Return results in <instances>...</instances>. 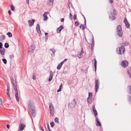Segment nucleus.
Wrapping results in <instances>:
<instances>
[{"instance_id":"obj_57","label":"nucleus","mask_w":131,"mask_h":131,"mask_svg":"<svg viewBox=\"0 0 131 131\" xmlns=\"http://www.w3.org/2000/svg\"><path fill=\"white\" fill-rule=\"evenodd\" d=\"M5 50V49L3 48H0V51H3Z\"/></svg>"},{"instance_id":"obj_61","label":"nucleus","mask_w":131,"mask_h":131,"mask_svg":"<svg viewBox=\"0 0 131 131\" xmlns=\"http://www.w3.org/2000/svg\"><path fill=\"white\" fill-rule=\"evenodd\" d=\"M10 126L9 125H7V127L9 129L10 128Z\"/></svg>"},{"instance_id":"obj_64","label":"nucleus","mask_w":131,"mask_h":131,"mask_svg":"<svg viewBox=\"0 0 131 131\" xmlns=\"http://www.w3.org/2000/svg\"><path fill=\"white\" fill-rule=\"evenodd\" d=\"M87 71H88V69H86L85 70V71L86 72H85V73H87Z\"/></svg>"},{"instance_id":"obj_29","label":"nucleus","mask_w":131,"mask_h":131,"mask_svg":"<svg viewBox=\"0 0 131 131\" xmlns=\"http://www.w3.org/2000/svg\"><path fill=\"white\" fill-rule=\"evenodd\" d=\"M36 47L35 45H32L30 46V47H29V49H32L34 50L35 49Z\"/></svg>"},{"instance_id":"obj_42","label":"nucleus","mask_w":131,"mask_h":131,"mask_svg":"<svg viewBox=\"0 0 131 131\" xmlns=\"http://www.w3.org/2000/svg\"><path fill=\"white\" fill-rule=\"evenodd\" d=\"M11 9L12 11H14V7L12 5H11L10 6Z\"/></svg>"},{"instance_id":"obj_5","label":"nucleus","mask_w":131,"mask_h":131,"mask_svg":"<svg viewBox=\"0 0 131 131\" xmlns=\"http://www.w3.org/2000/svg\"><path fill=\"white\" fill-rule=\"evenodd\" d=\"M95 88L96 92L98 91L99 87V81L98 80H96L95 81Z\"/></svg>"},{"instance_id":"obj_54","label":"nucleus","mask_w":131,"mask_h":131,"mask_svg":"<svg viewBox=\"0 0 131 131\" xmlns=\"http://www.w3.org/2000/svg\"><path fill=\"white\" fill-rule=\"evenodd\" d=\"M68 59H66L64 60L62 62H61L62 63V64H63V63H64V62L66 61V60H67Z\"/></svg>"},{"instance_id":"obj_17","label":"nucleus","mask_w":131,"mask_h":131,"mask_svg":"<svg viewBox=\"0 0 131 131\" xmlns=\"http://www.w3.org/2000/svg\"><path fill=\"white\" fill-rule=\"evenodd\" d=\"M20 129V130H22L24 129V128L26 127L25 124H20L19 125Z\"/></svg>"},{"instance_id":"obj_46","label":"nucleus","mask_w":131,"mask_h":131,"mask_svg":"<svg viewBox=\"0 0 131 131\" xmlns=\"http://www.w3.org/2000/svg\"><path fill=\"white\" fill-rule=\"evenodd\" d=\"M128 88L130 90V92L129 94L131 95V86L129 85L128 86Z\"/></svg>"},{"instance_id":"obj_8","label":"nucleus","mask_w":131,"mask_h":131,"mask_svg":"<svg viewBox=\"0 0 131 131\" xmlns=\"http://www.w3.org/2000/svg\"><path fill=\"white\" fill-rule=\"evenodd\" d=\"M36 29L38 33L39 34V35L40 36H41V34L40 29V26L39 24H37V25Z\"/></svg>"},{"instance_id":"obj_16","label":"nucleus","mask_w":131,"mask_h":131,"mask_svg":"<svg viewBox=\"0 0 131 131\" xmlns=\"http://www.w3.org/2000/svg\"><path fill=\"white\" fill-rule=\"evenodd\" d=\"M92 43H91V48L92 51L93 50V48H94V38L93 36H92Z\"/></svg>"},{"instance_id":"obj_43","label":"nucleus","mask_w":131,"mask_h":131,"mask_svg":"<svg viewBox=\"0 0 131 131\" xmlns=\"http://www.w3.org/2000/svg\"><path fill=\"white\" fill-rule=\"evenodd\" d=\"M79 24V23L78 22L76 21L74 23V25L75 26H78Z\"/></svg>"},{"instance_id":"obj_32","label":"nucleus","mask_w":131,"mask_h":131,"mask_svg":"<svg viewBox=\"0 0 131 131\" xmlns=\"http://www.w3.org/2000/svg\"><path fill=\"white\" fill-rule=\"evenodd\" d=\"M80 28L83 30H84L85 28L83 24H81V25L80 26Z\"/></svg>"},{"instance_id":"obj_31","label":"nucleus","mask_w":131,"mask_h":131,"mask_svg":"<svg viewBox=\"0 0 131 131\" xmlns=\"http://www.w3.org/2000/svg\"><path fill=\"white\" fill-rule=\"evenodd\" d=\"M54 0H49L48 4L49 5H52L53 3Z\"/></svg>"},{"instance_id":"obj_20","label":"nucleus","mask_w":131,"mask_h":131,"mask_svg":"<svg viewBox=\"0 0 131 131\" xmlns=\"http://www.w3.org/2000/svg\"><path fill=\"white\" fill-rule=\"evenodd\" d=\"M50 50L52 51V53L51 54V56L52 57H54L55 55V53L56 51L53 48H51L49 49Z\"/></svg>"},{"instance_id":"obj_18","label":"nucleus","mask_w":131,"mask_h":131,"mask_svg":"<svg viewBox=\"0 0 131 131\" xmlns=\"http://www.w3.org/2000/svg\"><path fill=\"white\" fill-rule=\"evenodd\" d=\"M96 119V125L98 126H101V124L99 120V119L97 118V117L95 118Z\"/></svg>"},{"instance_id":"obj_36","label":"nucleus","mask_w":131,"mask_h":131,"mask_svg":"<svg viewBox=\"0 0 131 131\" xmlns=\"http://www.w3.org/2000/svg\"><path fill=\"white\" fill-rule=\"evenodd\" d=\"M34 50L33 49H29V50L28 51L29 52H30L31 53H32L34 52Z\"/></svg>"},{"instance_id":"obj_23","label":"nucleus","mask_w":131,"mask_h":131,"mask_svg":"<svg viewBox=\"0 0 131 131\" xmlns=\"http://www.w3.org/2000/svg\"><path fill=\"white\" fill-rule=\"evenodd\" d=\"M92 62H94V66L95 67V71L96 72V64H97V61L95 59H94L92 61Z\"/></svg>"},{"instance_id":"obj_41","label":"nucleus","mask_w":131,"mask_h":131,"mask_svg":"<svg viewBox=\"0 0 131 131\" xmlns=\"http://www.w3.org/2000/svg\"><path fill=\"white\" fill-rule=\"evenodd\" d=\"M78 57L79 58H81L82 57V54L81 53H79L78 54Z\"/></svg>"},{"instance_id":"obj_51","label":"nucleus","mask_w":131,"mask_h":131,"mask_svg":"<svg viewBox=\"0 0 131 131\" xmlns=\"http://www.w3.org/2000/svg\"><path fill=\"white\" fill-rule=\"evenodd\" d=\"M11 80V83H14V79L13 78H10Z\"/></svg>"},{"instance_id":"obj_26","label":"nucleus","mask_w":131,"mask_h":131,"mask_svg":"<svg viewBox=\"0 0 131 131\" xmlns=\"http://www.w3.org/2000/svg\"><path fill=\"white\" fill-rule=\"evenodd\" d=\"M12 84L13 85V86H14V89L15 90V92H18V91H17V87H16V86H17L16 84H15L14 83H13H13H12Z\"/></svg>"},{"instance_id":"obj_44","label":"nucleus","mask_w":131,"mask_h":131,"mask_svg":"<svg viewBox=\"0 0 131 131\" xmlns=\"http://www.w3.org/2000/svg\"><path fill=\"white\" fill-rule=\"evenodd\" d=\"M9 57L11 59L14 57V56L13 54H11L9 55Z\"/></svg>"},{"instance_id":"obj_35","label":"nucleus","mask_w":131,"mask_h":131,"mask_svg":"<svg viewBox=\"0 0 131 131\" xmlns=\"http://www.w3.org/2000/svg\"><path fill=\"white\" fill-rule=\"evenodd\" d=\"M7 35L9 37H12V34L10 32H8L7 33Z\"/></svg>"},{"instance_id":"obj_27","label":"nucleus","mask_w":131,"mask_h":131,"mask_svg":"<svg viewBox=\"0 0 131 131\" xmlns=\"http://www.w3.org/2000/svg\"><path fill=\"white\" fill-rule=\"evenodd\" d=\"M92 99H91L89 97H88L87 99V101L88 103H89L90 104H91L92 103Z\"/></svg>"},{"instance_id":"obj_33","label":"nucleus","mask_w":131,"mask_h":131,"mask_svg":"<svg viewBox=\"0 0 131 131\" xmlns=\"http://www.w3.org/2000/svg\"><path fill=\"white\" fill-rule=\"evenodd\" d=\"M92 93L89 92V96L88 97L91 99H92Z\"/></svg>"},{"instance_id":"obj_1","label":"nucleus","mask_w":131,"mask_h":131,"mask_svg":"<svg viewBox=\"0 0 131 131\" xmlns=\"http://www.w3.org/2000/svg\"><path fill=\"white\" fill-rule=\"evenodd\" d=\"M116 32L117 36L120 37H121L123 35L122 30V26L121 25H118L116 28Z\"/></svg>"},{"instance_id":"obj_62","label":"nucleus","mask_w":131,"mask_h":131,"mask_svg":"<svg viewBox=\"0 0 131 131\" xmlns=\"http://www.w3.org/2000/svg\"><path fill=\"white\" fill-rule=\"evenodd\" d=\"M129 100L130 101V102H131V97H130L129 96Z\"/></svg>"},{"instance_id":"obj_45","label":"nucleus","mask_w":131,"mask_h":131,"mask_svg":"<svg viewBox=\"0 0 131 131\" xmlns=\"http://www.w3.org/2000/svg\"><path fill=\"white\" fill-rule=\"evenodd\" d=\"M39 129L40 130H42V131H44L43 127L42 126H40V127H39Z\"/></svg>"},{"instance_id":"obj_30","label":"nucleus","mask_w":131,"mask_h":131,"mask_svg":"<svg viewBox=\"0 0 131 131\" xmlns=\"http://www.w3.org/2000/svg\"><path fill=\"white\" fill-rule=\"evenodd\" d=\"M5 38V36L2 35L0 37V40L3 41L4 40Z\"/></svg>"},{"instance_id":"obj_37","label":"nucleus","mask_w":131,"mask_h":131,"mask_svg":"<svg viewBox=\"0 0 131 131\" xmlns=\"http://www.w3.org/2000/svg\"><path fill=\"white\" fill-rule=\"evenodd\" d=\"M54 121L55 122L58 123L59 122V119L57 117H56L54 119Z\"/></svg>"},{"instance_id":"obj_34","label":"nucleus","mask_w":131,"mask_h":131,"mask_svg":"<svg viewBox=\"0 0 131 131\" xmlns=\"http://www.w3.org/2000/svg\"><path fill=\"white\" fill-rule=\"evenodd\" d=\"M5 47L6 48H8L9 47V45L7 43H5L4 45Z\"/></svg>"},{"instance_id":"obj_40","label":"nucleus","mask_w":131,"mask_h":131,"mask_svg":"<svg viewBox=\"0 0 131 131\" xmlns=\"http://www.w3.org/2000/svg\"><path fill=\"white\" fill-rule=\"evenodd\" d=\"M36 78V77L35 75V73H32V79L34 80H35Z\"/></svg>"},{"instance_id":"obj_19","label":"nucleus","mask_w":131,"mask_h":131,"mask_svg":"<svg viewBox=\"0 0 131 131\" xmlns=\"http://www.w3.org/2000/svg\"><path fill=\"white\" fill-rule=\"evenodd\" d=\"M9 89H10L9 86L8 85L7 86V90H6L7 93V94L9 97V99H11V98H10V94H9Z\"/></svg>"},{"instance_id":"obj_13","label":"nucleus","mask_w":131,"mask_h":131,"mask_svg":"<svg viewBox=\"0 0 131 131\" xmlns=\"http://www.w3.org/2000/svg\"><path fill=\"white\" fill-rule=\"evenodd\" d=\"M28 22L29 24V26L31 27L34 24L35 22V20L33 19L31 21L30 20H29Z\"/></svg>"},{"instance_id":"obj_4","label":"nucleus","mask_w":131,"mask_h":131,"mask_svg":"<svg viewBox=\"0 0 131 131\" xmlns=\"http://www.w3.org/2000/svg\"><path fill=\"white\" fill-rule=\"evenodd\" d=\"M77 105V103L74 99L69 104L68 107L70 108H73L75 107Z\"/></svg>"},{"instance_id":"obj_3","label":"nucleus","mask_w":131,"mask_h":131,"mask_svg":"<svg viewBox=\"0 0 131 131\" xmlns=\"http://www.w3.org/2000/svg\"><path fill=\"white\" fill-rule=\"evenodd\" d=\"M110 13L111 14V15H109V17L110 18H111L112 20H113L116 19V15H117V13L116 10L115 9H114L113 10V13L112 12H110Z\"/></svg>"},{"instance_id":"obj_60","label":"nucleus","mask_w":131,"mask_h":131,"mask_svg":"<svg viewBox=\"0 0 131 131\" xmlns=\"http://www.w3.org/2000/svg\"><path fill=\"white\" fill-rule=\"evenodd\" d=\"M64 20V19L63 18H62L61 19L60 21L61 22H63Z\"/></svg>"},{"instance_id":"obj_22","label":"nucleus","mask_w":131,"mask_h":131,"mask_svg":"<svg viewBox=\"0 0 131 131\" xmlns=\"http://www.w3.org/2000/svg\"><path fill=\"white\" fill-rule=\"evenodd\" d=\"M15 97L16 100L17 102H18L19 101V99L18 96V92H15Z\"/></svg>"},{"instance_id":"obj_58","label":"nucleus","mask_w":131,"mask_h":131,"mask_svg":"<svg viewBox=\"0 0 131 131\" xmlns=\"http://www.w3.org/2000/svg\"><path fill=\"white\" fill-rule=\"evenodd\" d=\"M47 128H48V129L49 130V131H51L49 129V126L48 124L47 125Z\"/></svg>"},{"instance_id":"obj_6","label":"nucleus","mask_w":131,"mask_h":131,"mask_svg":"<svg viewBox=\"0 0 131 131\" xmlns=\"http://www.w3.org/2000/svg\"><path fill=\"white\" fill-rule=\"evenodd\" d=\"M128 64V63L126 60L123 61L121 63L122 66L124 68H125L127 66Z\"/></svg>"},{"instance_id":"obj_15","label":"nucleus","mask_w":131,"mask_h":131,"mask_svg":"<svg viewBox=\"0 0 131 131\" xmlns=\"http://www.w3.org/2000/svg\"><path fill=\"white\" fill-rule=\"evenodd\" d=\"M49 14V12H45L43 15V16L44 17L43 18L44 20H46L48 18L47 16V15Z\"/></svg>"},{"instance_id":"obj_56","label":"nucleus","mask_w":131,"mask_h":131,"mask_svg":"<svg viewBox=\"0 0 131 131\" xmlns=\"http://www.w3.org/2000/svg\"><path fill=\"white\" fill-rule=\"evenodd\" d=\"M26 3L28 5H29V0H26Z\"/></svg>"},{"instance_id":"obj_14","label":"nucleus","mask_w":131,"mask_h":131,"mask_svg":"<svg viewBox=\"0 0 131 131\" xmlns=\"http://www.w3.org/2000/svg\"><path fill=\"white\" fill-rule=\"evenodd\" d=\"M50 75L49 78L48 79V81L50 82L52 79V77L53 75V73L52 71H50L49 72Z\"/></svg>"},{"instance_id":"obj_12","label":"nucleus","mask_w":131,"mask_h":131,"mask_svg":"<svg viewBox=\"0 0 131 131\" xmlns=\"http://www.w3.org/2000/svg\"><path fill=\"white\" fill-rule=\"evenodd\" d=\"M93 110L94 113L95 117V118L97 117L96 116L97 115V113L96 110L95 109V105L94 104L93 105Z\"/></svg>"},{"instance_id":"obj_11","label":"nucleus","mask_w":131,"mask_h":131,"mask_svg":"<svg viewBox=\"0 0 131 131\" xmlns=\"http://www.w3.org/2000/svg\"><path fill=\"white\" fill-rule=\"evenodd\" d=\"M64 29V27L62 25H61L58 28L56 29V31L58 33H60L62 30Z\"/></svg>"},{"instance_id":"obj_38","label":"nucleus","mask_w":131,"mask_h":131,"mask_svg":"<svg viewBox=\"0 0 131 131\" xmlns=\"http://www.w3.org/2000/svg\"><path fill=\"white\" fill-rule=\"evenodd\" d=\"M5 52V50L0 51V52L1 54L2 55H3L4 54Z\"/></svg>"},{"instance_id":"obj_39","label":"nucleus","mask_w":131,"mask_h":131,"mask_svg":"<svg viewBox=\"0 0 131 131\" xmlns=\"http://www.w3.org/2000/svg\"><path fill=\"white\" fill-rule=\"evenodd\" d=\"M2 60L5 64H6L7 63V60L5 59H3Z\"/></svg>"},{"instance_id":"obj_2","label":"nucleus","mask_w":131,"mask_h":131,"mask_svg":"<svg viewBox=\"0 0 131 131\" xmlns=\"http://www.w3.org/2000/svg\"><path fill=\"white\" fill-rule=\"evenodd\" d=\"M125 51V49L124 46H122L120 48H118L116 50V52L118 54H123Z\"/></svg>"},{"instance_id":"obj_48","label":"nucleus","mask_w":131,"mask_h":131,"mask_svg":"<svg viewBox=\"0 0 131 131\" xmlns=\"http://www.w3.org/2000/svg\"><path fill=\"white\" fill-rule=\"evenodd\" d=\"M81 51L80 52V53L82 54L83 53H84L83 49V48H82L81 49Z\"/></svg>"},{"instance_id":"obj_21","label":"nucleus","mask_w":131,"mask_h":131,"mask_svg":"<svg viewBox=\"0 0 131 131\" xmlns=\"http://www.w3.org/2000/svg\"><path fill=\"white\" fill-rule=\"evenodd\" d=\"M49 108L50 110H54V108L53 105L51 103H49Z\"/></svg>"},{"instance_id":"obj_28","label":"nucleus","mask_w":131,"mask_h":131,"mask_svg":"<svg viewBox=\"0 0 131 131\" xmlns=\"http://www.w3.org/2000/svg\"><path fill=\"white\" fill-rule=\"evenodd\" d=\"M50 115L51 116H53L54 115V110H50Z\"/></svg>"},{"instance_id":"obj_53","label":"nucleus","mask_w":131,"mask_h":131,"mask_svg":"<svg viewBox=\"0 0 131 131\" xmlns=\"http://www.w3.org/2000/svg\"><path fill=\"white\" fill-rule=\"evenodd\" d=\"M83 16V17H84V24H85V25H86V19H85V17H84V16L83 15H82Z\"/></svg>"},{"instance_id":"obj_49","label":"nucleus","mask_w":131,"mask_h":131,"mask_svg":"<svg viewBox=\"0 0 131 131\" xmlns=\"http://www.w3.org/2000/svg\"><path fill=\"white\" fill-rule=\"evenodd\" d=\"M77 18V15L75 14H74L73 16V19L74 20H75Z\"/></svg>"},{"instance_id":"obj_59","label":"nucleus","mask_w":131,"mask_h":131,"mask_svg":"<svg viewBox=\"0 0 131 131\" xmlns=\"http://www.w3.org/2000/svg\"><path fill=\"white\" fill-rule=\"evenodd\" d=\"M8 13L9 15H11L12 14L10 10H9L8 11Z\"/></svg>"},{"instance_id":"obj_7","label":"nucleus","mask_w":131,"mask_h":131,"mask_svg":"<svg viewBox=\"0 0 131 131\" xmlns=\"http://www.w3.org/2000/svg\"><path fill=\"white\" fill-rule=\"evenodd\" d=\"M30 111L33 117H35L36 115L35 107H32V108L30 109Z\"/></svg>"},{"instance_id":"obj_10","label":"nucleus","mask_w":131,"mask_h":131,"mask_svg":"<svg viewBox=\"0 0 131 131\" xmlns=\"http://www.w3.org/2000/svg\"><path fill=\"white\" fill-rule=\"evenodd\" d=\"M34 103L32 101L30 100L29 101V102L28 104V106L29 108L30 109L32 108V107H34L33 106V105Z\"/></svg>"},{"instance_id":"obj_55","label":"nucleus","mask_w":131,"mask_h":131,"mask_svg":"<svg viewBox=\"0 0 131 131\" xmlns=\"http://www.w3.org/2000/svg\"><path fill=\"white\" fill-rule=\"evenodd\" d=\"M61 90V88H59L58 90L57 91V92H60Z\"/></svg>"},{"instance_id":"obj_52","label":"nucleus","mask_w":131,"mask_h":131,"mask_svg":"<svg viewBox=\"0 0 131 131\" xmlns=\"http://www.w3.org/2000/svg\"><path fill=\"white\" fill-rule=\"evenodd\" d=\"M3 44L2 42H0V48H2Z\"/></svg>"},{"instance_id":"obj_47","label":"nucleus","mask_w":131,"mask_h":131,"mask_svg":"<svg viewBox=\"0 0 131 131\" xmlns=\"http://www.w3.org/2000/svg\"><path fill=\"white\" fill-rule=\"evenodd\" d=\"M51 126V127H53L54 125V123L52 122L50 123Z\"/></svg>"},{"instance_id":"obj_9","label":"nucleus","mask_w":131,"mask_h":131,"mask_svg":"<svg viewBox=\"0 0 131 131\" xmlns=\"http://www.w3.org/2000/svg\"><path fill=\"white\" fill-rule=\"evenodd\" d=\"M123 22L125 23L126 27L127 28H129V24L128 22V20H127L126 18L125 17V19L123 21Z\"/></svg>"},{"instance_id":"obj_25","label":"nucleus","mask_w":131,"mask_h":131,"mask_svg":"<svg viewBox=\"0 0 131 131\" xmlns=\"http://www.w3.org/2000/svg\"><path fill=\"white\" fill-rule=\"evenodd\" d=\"M63 64L61 62L60 63L58 66L57 67V69L58 70H59L61 68Z\"/></svg>"},{"instance_id":"obj_63","label":"nucleus","mask_w":131,"mask_h":131,"mask_svg":"<svg viewBox=\"0 0 131 131\" xmlns=\"http://www.w3.org/2000/svg\"><path fill=\"white\" fill-rule=\"evenodd\" d=\"M110 1V3H113V0H109Z\"/></svg>"},{"instance_id":"obj_50","label":"nucleus","mask_w":131,"mask_h":131,"mask_svg":"<svg viewBox=\"0 0 131 131\" xmlns=\"http://www.w3.org/2000/svg\"><path fill=\"white\" fill-rule=\"evenodd\" d=\"M69 17L70 18H71V20H72V15L71 14V13H70V14Z\"/></svg>"},{"instance_id":"obj_24","label":"nucleus","mask_w":131,"mask_h":131,"mask_svg":"<svg viewBox=\"0 0 131 131\" xmlns=\"http://www.w3.org/2000/svg\"><path fill=\"white\" fill-rule=\"evenodd\" d=\"M122 45L125 46H127L129 45V43L127 41H125L122 43Z\"/></svg>"}]
</instances>
